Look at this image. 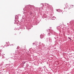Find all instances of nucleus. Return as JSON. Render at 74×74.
I'll return each instance as SVG.
<instances>
[{
	"label": "nucleus",
	"mask_w": 74,
	"mask_h": 74,
	"mask_svg": "<svg viewBox=\"0 0 74 74\" xmlns=\"http://www.w3.org/2000/svg\"><path fill=\"white\" fill-rule=\"evenodd\" d=\"M35 44L36 45H37V42H35Z\"/></svg>",
	"instance_id": "f257e3e1"
},
{
	"label": "nucleus",
	"mask_w": 74,
	"mask_h": 74,
	"mask_svg": "<svg viewBox=\"0 0 74 74\" xmlns=\"http://www.w3.org/2000/svg\"><path fill=\"white\" fill-rule=\"evenodd\" d=\"M65 6H66V7H67V6H68V5H67V4H66L65 5Z\"/></svg>",
	"instance_id": "f03ea898"
},
{
	"label": "nucleus",
	"mask_w": 74,
	"mask_h": 74,
	"mask_svg": "<svg viewBox=\"0 0 74 74\" xmlns=\"http://www.w3.org/2000/svg\"><path fill=\"white\" fill-rule=\"evenodd\" d=\"M70 38V40H71V39H70V38Z\"/></svg>",
	"instance_id": "39448f33"
},
{
	"label": "nucleus",
	"mask_w": 74,
	"mask_h": 74,
	"mask_svg": "<svg viewBox=\"0 0 74 74\" xmlns=\"http://www.w3.org/2000/svg\"><path fill=\"white\" fill-rule=\"evenodd\" d=\"M33 45H34V43H33Z\"/></svg>",
	"instance_id": "7ed1b4c3"
},
{
	"label": "nucleus",
	"mask_w": 74,
	"mask_h": 74,
	"mask_svg": "<svg viewBox=\"0 0 74 74\" xmlns=\"http://www.w3.org/2000/svg\"><path fill=\"white\" fill-rule=\"evenodd\" d=\"M31 7V6H30V7Z\"/></svg>",
	"instance_id": "423d86ee"
},
{
	"label": "nucleus",
	"mask_w": 74,
	"mask_h": 74,
	"mask_svg": "<svg viewBox=\"0 0 74 74\" xmlns=\"http://www.w3.org/2000/svg\"><path fill=\"white\" fill-rule=\"evenodd\" d=\"M30 9H31V10H32V8H31Z\"/></svg>",
	"instance_id": "20e7f679"
}]
</instances>
